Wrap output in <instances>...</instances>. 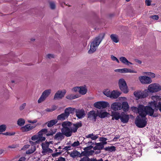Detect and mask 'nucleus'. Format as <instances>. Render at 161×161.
<instances>
[{
	"instance_id": "nucleus-14",
	"label": "nucleus",
	"mask_w": 161,
	"mask_h": 161,
	"mask_svg": "<svg viewBox=\"0 0 161 161\" xmlns=\"http://www.w3.org/2000/svg\"><path fill=\"white\" fill-rule=\"evenodd\" d=\"M111 108L114 111L120 110L122 109V104L120 103H114L111 104Z\"/></svg>"
},
{
	"instance_id": "nucleus-53",
	"label": "nucleus",
	"mask_w": 161,
	"mask_h": 161,
	"mask_svg": "<svg viewBox=\"0 0 161 161\" xmlns=\"http://www.w3.org/2000/svg\"><path fill=\"white\" fill-rule=\"evenodd\" d=\"M93 148V146L91 145L90 146H88L87 147H85L84 149L85 151H87Z\"/></svg>"
},
{
	"instance_id": "nucleus-8",
	"label": "nucleus",
	"mask_w": 161,
	"mask_h": 161,
	"mask_svg": "<svg viewBox=\"0 0 161 161\" xmlns=\"http://www.w3.org/2000/svg\"><path fill=\"white\" fill-rule=\"evenodd\" d=\"M94 106L97 108L103 109L108 107H109V104L107 102L99 101L95 103L94 104Z\"/></svg>"
},
{
	"instance_id": "nucleus-27",
	"label": "nucleus",
	"mask_w": 161,
	"mask_h": 161,
	"mask_svg": "<svg viewBox=\"0 0 161 161\" xmlns=\"http://www.w3.org/2000/svg\"><path fill=\"white\" fill-rule=\"evenodd\" d=\"M86 137L88 138H91L93 140H95L97 139L98 137V135H94L93 133L89 134L86 136Z\"/></svg>"
},
{
	"instance_id": "nucleus-15",
	"label": "nucleus",
	"mask_w": 161,
	"mask_h": 161,
	"mask_svg": "<svg viewBox=\"0 0 161 161\" xmlns=\"http://www.w3.org/2000/svg\"><path fill=\"white\" fill-rule=\"evenodd\" d=\"M75 113L76 116L79 119H81L85 115V111L82 109H76Z\"/></svg>"
},
{
	"instance_id": "nucleus-54",
	"label": "nucleus",
	"mask_w": 161,
	"mask_h": 161,
	"mask_svg": "<svg viewBox=\"0 0 161 161\" xmlns=\"http://www.w3.org/2000/svg\"><path fill=\"white\" fill-rule=\"evenodd\" d=\"M151 1L150 0H146V4L147 6H149L151 5Z\"/></svg>"
},
{
	"instance_id": "nucleus-1",
	"label": "nucleus",
	"mask_w": 161,
	"mask_h": 161,
	"mask_svg": "<svg viewBox=\"0 0 161 161\" xmlns=\"http://www.w3.org/2000/svg\"><path fill=\"white\" fill-rule=\"evenodd\" d=\"M132 110L135 112H137L139 115L142 117H144L147 115L150 116H153L154 113V110L149 106H145L142 104L138 105V108L132 107Z\"/></svg>"
},
{
	"instance_id": "nucleus-16",
	"label": "nucleus",
	"mask_w": 161,
	"mask_h": 161,
	"mask_svg": "<svg viewBox=\"0 0 161 161\" xmlns=\"http://www.w3.org/2000/svg\"><path fill=\"white\" fill-rule=\"evenodd\" d=\"M61 131L64 136L66 137H70L72 135V133L69 128H62Z\"/></svg>"
},
{
	"instance_id": "nucleus-48",
	"label": "nucleus",
	"mask_w": 161,
	"mask_h": 161,
	"mask_svg": "<svg viewBox=\"0 0 161 161\" xmlns=\"http://www.w3.org/2000/svg\"><path fill=\"white\" fill-rule=\"evenodd\" d=\"M150 18L156 20H157L159 19L158 16L156 15H151L150 16Z\"/></svg>"
},
{
	"instance_id": "nucleus-34",
	"label": "nucleus",
	"mask_w": 161,
	"mask_h": 161,
	"mask_svg": "<svg viewBox=\"0 0 161 161\" xmlns=\"http://www.w3.org/2000/svg\"><path fill=\"white\" fill-rule=\"evenodd\" d=\"M78 95H75L73 94H70L67 95L66 98L68 99L72 100L76 99L79 97Z\"/></svg>"
},
{
	"instance_id": "nucleus-64",
	"label": "nucleus",
	"mask_w": 161,
	"mask_h": 161,
	"mask_svg": "<svg viewBox=\"0 0 161 161\" xmlns=\"http://www.w3.org/2000/svg\"><path fill=\"white\" fill-rule=\"evenodd\" d=\"M80 161H86V157H85L81 158Z\"/></svg>"
},
{
	"instance_id": "nucleus-28",
	"label": "nucleus",
	"mask_w": 161,
	"mask_h": 161,
	"mask_svg": "<svg viewBox=\"0 0 161 161\" xmlns=\"http://www.w3.org/2000/svg\"><path fill=\"white\" fill-rule=\"evenodd\" d=\"M110 37L114 42L117 43L119 42V39L117 35L115 34H112L110 35Z\"/></svg>"
},
{
	"instance_id": "nucleus-43",
	"label": "nucleus",
	"mask_w": 161,
	"mask_h": 161,
	"mask_svg": "<svg viewBox=\"0 0 161 161\" xmlns=\"http://www.w3.org/2000/svg\"><path fill=\"white\" fill-rule=\"evenodd\" d=\"M6 129V126L4 125H0V132H3Z\"/></svg>"
},
{
	"instance_id": "nucleus-13",
	"label": "nucleus",
	"mask_w": 161,
	"mask_h": 161,
	"mask_svg": "<svg viewBox=\"0 0 161 161\" xmlns=\"http://www.w3.org/2000/svg\"><path fill=\"white\" fill-rule=\"evenodd\" d=\"M81 126L82 124L81 122L77 123L76 124H72L70 126V128L72 133V132H76L77 131L78 129L81 127Z\"/></svg>"
},
{
	"instance_id": "nucleus-44",
	"label": "nucleus",
	"mask_w": 161,
	"mask_h": 161,
	"mask_svg": "<svg viewBox=\"0 0 161 161\" xmlns=\"http://www.w3.org/2000/svg\"><path fill=\"white\" fill-rule=\"evenodd\" d=\"M47 130L46 129H42L41 131H40L38 133L39 134V135H41L42 136H43V133H46L47 132Z\"/></svg>"
},
{
	"instance_id": "nucleus-3",
	"label": "nucleus",
	"mask_w": 161,
	"mask_h": 161,
	"mask_svg": "<svg viewBox=\"0 0 161 161\" xmlns=\"http://www.w3.org/2000/svg\"><path fill=\"white\" fill-rule=\"evenodd\" d=\"M151 99L152 101L149 103V105L151 108H155L157 110L159 109L161 112V98L157 95L153 96Z\"/></svg>"
},
{
	"instance_id": "nucleus-62",
	"label": "nucleus",
	"mask_w": 161,
	"mask_h": 161,
	"mask_svg": "<svg viewBox=\"0 0 161 161\" xmlns=\"http://www.w3.org/2000/svg\"><path fill=\"white\" fill-rule=\"evenodd\" d=\"M25 158L24 157H22L20 158L18 161H25Z\"/></svg>"
},
{
	"instance_id": "nucleus-38",
	"label": "nucleus",
	"mask_w": 161,
	"mask_h": 161,
	"mask_svg": "<svg viewBox=\"0 0 161 161\" xmlns=\"http://www.w3.org/2000/svg\"><path fill=\"white\" fill-rule=\"evenodd\" d=\"M105 150L109 152L115 151L116 150V148L114 146H112L106 147L104 148Z\"/></svg>"
},
{
	"instance_id": "nucleus-45",
	"label": "nucleus",
	"mask_w": 161,
	"mask_h": 161,
	"mask_svg": "<svg viewBox=\"0 0 161 161\" xmlns=\"http://www.w3.org/2000/svg\"><path fill=\"white\" fill-rule=\"evenodd\" d=\"M80 86H76L73 87L72 89V91L75 92H79Z\"/></svg>"
},
{
	"instance_id": "nucleus-9",
	"label": "nucleus",
	"mask_w": 161,
	"mask_h": 161,
	"mask_svg": "<svg viewBox=\"0 0 161 161\" xmlns=\"http://www.w3.org/2000/svg\"><path fill=\"white\" fill-rule=\"evenodd\" d=\"M134 94L135 97L138 98H144L148 96V92L147 90L141 92H135Z\"/></svg>"
},
{
	"instance_id": "nucleus-18",
	"label": "nucleus",
	"mask_w": 161,
	"mask_h": 161,
	"mask_svg": "<svg viewBox=\"0 0 161 161\" xmlns=\"http://www.w3.org/2000/svg\"><path fill=\"white\" fill-rule=\"evenodd\" d=\"M88 117L91 120H95L97 116V113H96L95 111L94 110L90 111L88 114Z\"/></svg>"
},
{
	"instance_id": "nucleus-4",
	"label": "nucleus",
	"mask_w": 161,
	"mask_h": 161,
	"mask_svg": "<svg viewBox=\"0 0 161 161\" xmlns=\"http://www.w3.org/2000/svg\"><path fill=\"white\" fill-rule=\"evenodd\" d=\"M135 124L139 128H143L147 125V121L145 117H142L141 116H137L136 119Z\"/></svg>"
},
{
	"instance_id": "nucleus-52",
	"label": "nucleus",
	"mask_w": 161,
	"mask_h": 161,
	"mask_svg": "<svg viewBox=\"0 0 161 161\" xmlns=\"http://www.w3.org/2000/svg\"><path fill=\"white\" fill-rule=\"evenodd\" d=\"M47 57L49 59L54 58V56L53 54H48L47 55Z\"/></svg>"
},
{
	"instance_id": "nucleus-60",
	"label": "nucleus",
	"mask_w": 161,
	"mask_h": 161,
	"mask_svg": "<svg viewBox=\"0 0 161 161\" xmlns=\"http://www.w3.org/2000/svg\"><path fill=\"white\" fill-rule=\"evenodd\" d=\"M114 71L116 72H119L122 73V69H116L114 70Z\"/></svg>"
},
{
	"instance_id": "nucleus-2",
	"label": "nucleus",
	"mask_w": 161,
	"mask_h": 161,
	"mask_svg": "<svg viewBox=\"0 0 161 161\" xmlns=\"http://www.w3.org/2000/svg\"><path fill=\"white\" fill-rule=\"evenodd\" d=\"M104 33L100 34L92 40L90 42V48L88 51L89 54H92L96 51L97 48L104 38Z\"/></svg>"
},
{
	"instance_id": "nucleus-24",
	"label": "nucleus",
	"mask_w": 161,
	"mask_h": 161,
	"mask_svg": "<svg viewBox=\"0 0 161 161\" xmlns=\"http://www.w3.org/2000/svg\"><path fill=\"white\" fill-rule=\"evenodd\" d=\"M34 127L35 126L31 125L28 124L22 127V129L23 131H27L33 129Z\"/></svg>"
},
{
	"instance_id": "nucleus-20",
	"label": "nucleus",
	"mask_w": 161,
	"mask_h": 161,
	"mask_svg": "<svg viewBox=\"0 0 161 161\" xmlns=\"http://www.w3.org/2000/svg\"><path fill=\"white\" fill-rule=\"evenodd\" d=\"M120 61L123 64L127 65H129L130 64H133L129 62L127 58L124 57H121L119 58Z\"/></svg>"
},
{
	"instance_id": "nucleus-40",
	"label": "nucleus",
	"mask_w": 161,
	"mask_h": 161,
	"mask_svg": "<svg viewBox=\"0 0 161 161\" xmlns=\"http://www.w3.org/2000/svg\"><path fill=\"white\" fill-rule=\"evenodd\" d=\"M25 123V120L24 119L20 118L17 121L18 125L20 126L23 125Z\"/></svg>"
},
{
	"instance_id": "nucleus-17",
	"label": "nucleus",
	"mask_w": 161,
	"mask_h": 161,
	"mask_svg": "<svg viewBox=\"0 0 161 161\" xmlns=\"http://www.w3.org/2000/svg\"><path fill=\"white\" fill-rule=\"evenodd\" d=\"M64 134H63L62 132H58L55 134L54 138L55 140L60 142L63 140L64 138Z\"/></svg>"
},
{
	"instance_id": "nucleus-49",
	"label": "nucleus",
	"mask_w": 161,
	"mask_h": 161,
	"mask_svg": "<svg viewBox=\"0 0 161 161\" xmlns=\"http://www.w3.org/2000/svg\"><path fill=\"white\" fill-rule=\"evenodd\" d=\"M136 73V71L133 70H131L130 69L127 68V73Z\"/></svg>"
},
{
	"instance_id": "nucleus-42",
	"label": "nucleus",
	"mask_w": 161,
	"mask_h": 161,
	"mask_svg": "<svg viewBox=\"0 0 161 161\" xmlns=\"http://www.w3.org/2000/svg\"><path fill=\"white\" fill-rule=\"evenodd\" d=\"M46 99V98L42 96V95H41L40 97L38 100V103H40L44 101Z\"/></svg>"
},
{
	"instance_id": "nucleus-21",
	"label": "nucleus",
	"mask_w": 161,
	"mask_h": 161,
	"mask_svg": "<svg viewBox=\"0 0 161 161\" xmlns=\"http://www.w3.org/2000/svg\"><path fill=\"white\" fill-rule=\"evenodd\" d=\"M69 115L67 113H65L64 111V113L58 115L57 117V119L58 120H64L67 118Z\"/></svg>"
},
{
	"instance_id": "nucleus-30",
	"label": "nucleus",
	"mask_w": 161,
	"mask_h": 161,
	"mask_svg": "<svg viewBox=\"0 0 161 161\" xmlns=\"http://www.w3.org/2000/svg\"><path fill=\"white\" fill-rule=\"evenodd\" d=\"M122 108L123 109L124 111H126L129 109V106L128 103L126 102H124L122 104Z\"/></svg>"
},
{
	"instance_id": "nucleus-7",
	"label": "nucleus",
	"mask_w": 161,
	"mask_h": 161,
	"mask_svg": "<svg viewBox=\"0 0 161 161\" xmlns=\"http://www.w3.org/2000/svg\"><path fill=\"white\" fill-rule=\"evenodd\" d=\"M147 89L150 92H157L161 90V87L157 84H152L149 85Z\"/></svg>"
},
{
	"instance_id": "nucleus-32",
	"label": "nucleus",
	"mask_w": 161,
	"mask_h": 161,
	"mask_svg": "<svg viewBox=\"0 0 161 161\" xmlns=\"http://www.w3.org/2000/svg\"><path fill=\"white\" fill-rule=\"evenodd\" d=\"M51 92V89L46 90L42 92V95L46 98L50 95Z\"/></svg>"
},
{
	"instance_id": "nucleus-23",
	"label": "nucleus",
	"mask_w": 161,
	"mask_h": 161,
	"mask_svg": "<svg viewBox=\"0 0 161 161\" xmlns=\"http://www.w3.org/2000/svg\"><path fill=\"white\" fill-rule=\"evenodd\" d=\"M121 121L123 123H127L129 119V117L128 115L124 114L122 115L120 118Z\"/></svg>"
},
{
	"instance_id": "nucleus-55",
	"label": "nucleus",
	"mask_w": 161,
	"mask_h": 161,
	"mask_svg": "<svg viewBox=\"0 0 161 161\" xmlns=\"http://www.w3.org/2000/svg\"><path fill=\"white\" fill-rule=\"evenodd\" d=\"M55 133V132H53V131L51 132H48L46 133V135L47 136H52L53 135V134H54Z\"/></svg>"
},
{
	"instance_id": "nucleus-39",
	"label": "nucleus",
	"mask_w": 161,
	"mask_h": 161,
	"mask_svg": "<svg viewBox=\"0 0 161 161\" xmlns=\"http://www.w3.org/2000/svg\"><path fill=\"white\" fill-rule=\"evenodd\" d=\"M36 150L35 146H33L31 147V149L27 150L26 153L27 154H30L33 153Z\"/></svg>"
},
{
	"instance_id": "nucleus-47",
	"label": "nucleus",
	"mask_w": 161,
	"mask_h": 161,
	"mask_svg": "<svg viewBox=\"0 0 161 161\" xmlns=\"http://www.w3.org/2000/svg\"><path fill=\"white\" fill-rule=\"evenodd\" d=\"M80 145L79 141L75 142L71 146L73 147H76L79 146Z\"/></svg>"
},
{
	"instance_id": "nucleus-26",
	"label": "nucleus",
	"mask_w": 161,
	"mask_h": 161,
	"mask_svg": "<svg viewBox=\"0 0 161 161\" xmlns=\"http://www.w3.org/2000/svg\"><path fill=\"white\" fill-rule=\"evenodd\" d=\"M87 91V88L85 86H80L79 93L82 95L86 94Z\"/></svg>"
},
{
	"instance_id": "nucleus-59",
	"label": "nucleus",
	"mask_w": 161,
	"mask_h": 161,
	"mask_svg": "<svg viewBox=\"0 0 161 161\" xmlns=\"http://www.w3.org/2000/svg\"><path fill=\"white\" fill-rule=\"evenodd\" d=\"M56 161H65V159L63 157H60Z\"/></svg>"
},
{
	"instance_id": "nucleus-12",
	"label": "nucleus",
	"mask_w": 161,
	"mask_h": 161,
	"mask_svg": "<svg viewBox=\"0 0 161 161\" xmlns=\"http://www.w3.org/2000/svg\"><path fill=\"white\" fill-rule=\"evenodd\" d=\"M140 82L144 84H149L152 82L151 79L149 77L146 76H141L139 77Z\"/></svg>"
},
{
	"instance_id": "nucleus-51",
	"label": "nucleus",
	"mask_w": 161,
	"mask_h": 161,
	"mask_svg": "<svg viewBox=\"0 0 161 161\" xmlns=\"http://www.w3.org/2000/svg\"><path fill=\"white\" fill-rule=\"evenodd\" d=\"M26 106V103H24L22 104L19 107V109L20 110H22L24 109Z\"/></svg>"
},
{
	"instance_id": "nucleus-10",
	"label": "nucleus",
	"mask_w": 161,
	"mask_h": 161,
	"mask_svg": "<svg viewBox=\"0 0 161 161\" xmlns=\"http://www.w3.org/2000/svg\"><path fill=\"white\" fill-rule=\"evenodd\" d=\"M66 92L65 90H58L55 94L54 99L55 100L62 99L65 95Z\"/></svg>"
},
{
	"instance_id": "nucleus-29",
	"label": "nucleus",
	"mask_w": 161,
	"mask_h": 161,
	"mask_svg": "<svg viewBox=\"0 0 161 161\" xmlns=\"http://www.w3.org/2000/svg\"><path fill=\"white\" fill-rule=\"evenodd\" d=\"M76 110V109L75 108L69 107L66 108L65 109V111L69 115L70 114H73L74 112H75Z\"/></svg>"
},
{
	"instance_id": "nucleus-35",
	"label": "nucleus",
	"mask_w": 161,
	"mask_h": 161,
	"mask_svg": "<svg viewBox=\"0 0 161 161\" xmlns=\"http://www.w3.org/2000/svg\"><path fill=\"white\" fill-rule=\"evenodd\" d=\"M80 153L77 151H73L70 154L71 157L73 158L78 156L80 157Z\"/></svg>"
},
{
	"instance_id": "nucleus-46",
	"label": "nucleus",
	"mask_w": 161,
	"mask_h": 161,
	"mask_svg": "<svg viewBox=\"0 0 161 161\" xmlns=\"http://www.w3.org/2000/svg\"><path fill=\"white\" fill-rule=\"evenodd\" d=\"M50 6L51 9H54L56 7L55 4L53 2H50Z\"/></svg>"
},
{
	"instance_id": "nucleus-5",
	"label": "nucleus",
	"mask_w": 161,
	"mask_h": 161,
	"mask_svg": "<svg viewBox=\"0 0 161 161\" xmlns=\"http://www.w3.org/2000/svg\"><path fill=\"white\" fill-rule=\"evenodd\" d=\"M49 144L50 143L48 142L42 143V153L43 155L51 153L53 152V150L49 147Z\"/></svg>"
},
{
	"instance_id": "nucleus-22",
	"label": "nucleus",
	"mask_w": 161,
	"mask_h": 161,
	"mask_svg": "<svg viewBox=\"0 0 161 161\" xmlns=\"http://www.w3.org/2000/svg\"><path fill=\"white\" fill-rule=\"evenodd\" d=\"M111 116H112V119L113 120L115 119L117 120L120 118V114L118 112H112Z\"/></svg>"
},
{
	"instance_id": "nucleus-19",
	"label": "nucleus",
	"mask_w": 161,
	"mask_h": 161,
	"mask_svg": "<svg viewBox=\"0 0 161 161\" xmlns=\"http://www.w3.org/2000/svg\"><path fill=\"white\" fill-rule=\"evenodd\" d=\"M120 94V93L117 91L114 90L111 91L110 98L116 99L119 96Z\"/></svg>"
},
{
	"instance_id": "nucleus-58",
	"label": "nucleus",
	"mask_w": 161,
	"mask_h": 161,
	"mask_svg": "<svg viewBox=\"0 0 161 161\" xmlns=\"http://www.w3.org/2000/svg\"><path fill=\"white\" fill-rule=\"evenodd\" d=\"M30 146V145H25L24 146V147L22 148V149L26 150V149H27V148H28Z\"/></svg>"
},
{
	"instance_id": "nucleus-11",
	"label": "nucleus",
	"mask_w": 161,
	"mask_h": 161,
	"mask_svg": "<svg viewBox=\"0 0 161 161\" xmlns=\"http://www.w3.org/2000/svg\"><path fill=\"white\" fill-rule=\"evenodd\" d=\"M31 139L32 141H35L36 143H38L40 142L45 141L46 138L42 136L41 135H39V134L38 133L37 135L32 136L31 138Z\"/></svg>"
},
{
	"instance_id": "nucleus-57",
	"label": "nucleus",
	"mask_w": 161,
	"mask_h": 161,
	"mask_svg": "<svg viewBox=\"0 0 161 161\" xmlns=\"http://www.w3.org/2000/svg\"><path fill=\"white\" fill-rule=\"evenodd\" d=\"M30 143L31 145H32V146H35V145L37 144L38 143H36V142H33L32 141H30Z\"/></svg>"
},
{
	"instance_id": "nucleus-41",
	"label": "nucleus",
	"mask_w": 161,
	"mask_h": 161,
	"mask_svg": "<svg viewBox=\"0 0 161 161\" xmlns=\"http://www.w3.org/2000/svg\"><path fill=\"white\" fill-rule=\"evenodd\" d=\"M111 91H110L109 90L107 89L105 90L103 92V94L106 96L110 97V94Z\"/></svg>"
},
{
	"instance_id": "nucleus-63",
	"label": "nucleus",
	"mask_w": 161,
	"mask_h": 161,
	"mask_svg": "<svg viewBox=\"0 0 161 161\" xmlns=\"http://www.w3.org/2000/svg\"><path fill=\"white\" fill-rule=\"evenodd\" d=\"M86 161H93V159L90 158L88 157H86Z\"/></svg>"
},
{
	"instance_id": "nucleus-31",
	"label": "nucleus",
	"mask_w": 161,
	"mask_h": 161,
	"mask_svg": "<svg viewBox=\"0 0 161 161\" xmlns=\"http://www.w3.org/2000/svg\"><path fill=\"white\" fill-rule=\"evenodd\" d=\"M58 122L57 119H54L50 120V121H48L47 122V126L49 127H51L53 125H55Z\"/></svg>"
},
{
	"instance_id": "nucleus-6",
	"label": "nucleus",
	"mask_w": 161,
	"mask_h": 161,
	"mask_svg": "<svg viewBox=\"0 0 161 161\" xmlns=\"http://www.w3.org/2000/svg\"><path fill=\"white\" fill-rule=\"evenodd\" d=\"M119 85L120 89L123 92L127 93L128 90L125 81L123 79H121L119 81Z\"/></svg>"
},
{
	"instance_id": "nucleus-33",
	"label": "nucleus",
	"mask_w": 161,
	"mask_h": 161,
	"mask_svg": "<svg viewBox=\"0 0 161 161\" xmlns=\"http://www.w3.org/2000/svg\"><path fill=\"white\" fill-rule=\"evenodd\" d=\"M72 123L69 121H65L63 122L62 125L63 128H69L71 125Z\"/></svg>"
},
{
	"instance_id": "nucleus-25",
	"label": "nucleus",
	"mask_w": 161,
	"mask_h": 161,
	"mask_svg": "<svg viewBox=\"0 0 161 161\" xmlns=\"http://www.w3.org/2000/svg\"><path fill=\"white\" fill-rule=\"evenodd\" d=\"M95 144L96 145L95 146L93 147L94 150H100L103 149L104 148V146H103L101 143L95 142Z\"/></svg>"
},
{
	"instance_id": "nucleus-50",
	"label": "nucleus",
	"mask_w": 161,
	"mask_h": 161,
	"mask_svg": "<svg viewBox=\"0 0 161 161\" xmlns=\"http://www.w3.org/2000/svg\"><path fill=\"white\" fill-rule=\"evenodd\" d=\"M111 58L113 61H116L118 63H119V60L115 57L113 55H112L111 56Z\"/></svg>"
},
{
	"instance_id": "nucleus-36",
	"label": "nucleus",
	"mask_w": 161,
	"mask_h": 161,
	"mask_svg": "<svg viewBox=\"0 0 161 161\" xmlns=\"http://www.w3.org/2000/svg\"><path fill=\"white\" fill-rule=\"evenodd\" d=\"M97 112V116H98L101 118H104L107 116L108 113L106 112H103L99 113Z\"/></svg>"
},
{
	"instance_id": "nucleus-56",
	"label": "nucleus",
	"mask_w": 161,
	"mask_h": 161,
	"mask_svg": "<svg viewBox=\"0 0 161 161\" xmlns=\"http://www.w3.org/2000/svg\"><path fill=\"white\" fill-rule=\"evenodd\" d=\"M3 135L6 136H11L14 134V133H11L9 132H7L3 134Z\"/></svg>"
},
{
	"instance_id": "nucleus-61",
	"label": "nucleus",
	"mask_w": 161,
	"mask_h": 161,
	"mask_svg": "<svg viewBox=\"0 0 161 161\" xmlns=\"http://www.w3.org/2000/svg\"><path fill=\"white\" fill-rule=\"evenodd\" d=\"M122 73H127V68L122 69Z\"/></svg>"
},
{
	"instance_id": "nucleus-37",
	"label": "nucleus",
	"mask_w": 161,
	"mask_h": 161,
	"mask_svg": "<svg viewBox=\"0 0 161 161\" xmlns=\"http://www.w3.org/2000/svg\"><path fill=\"white\" fill-rule=\"evenodd\" d=\"M108 139L107 138L101 137L99 138V141L102 142L100 143H101L103 145V146L107 144V142L106 141Z\"/></svg>"
}]
</instances>
